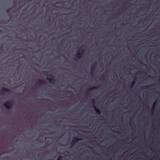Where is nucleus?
Wrapping results in <instances>:
<instances>
[{
    "mask_svg": "<svg viewBox=\"0 0 160 160\" xmlns=\"http://www.w3.org/2000/svg\"><path fill=\"white\" fill-rule=\"evenodd\" d=\"M156 103H154L153 106H152V108H151V111L152 112H153L154 111L155 109V104Z\"/></svg>",
    "mask_w": 160,
    "mask_h": 160,
    "instance_id": "obj_12",
    "label": "nucleus"
},
{
    "mask_svg": "<svg viewBox=\"0 0 160 160\" xmlns=\"http://www.w3.org/2000/svg\"><path fill=\"white\" fill-rule=\"evenodd\" d=\"M136 80V78H135L134 79V80L130 84V88H132L133 87V86H134V85L135 84Z\"/></svg>",
    "mask_w": 160,
    "mask_h": 160,
    "instance_id": "obj_8",
    "label": "nucleus"
},
{
    "mask_svg": "<svg viewBox=\"0 0 160 160\" xmlns=\"http://www.w3.org/2000/svg\"><path fill=\"white\" fill-rule=\"evenodd\" d=\"M139 72L140 73H141V72H137L136 74H138Z\"/></svg>",
    "mask_w": 160,
    "mask_h": 160,
    "instance_id": "obj_16",
    "label": "nucleus"
},
{
    "mask_svg": "<svg viewBox=\"0 0 160 160\" xmlns=\"http://www.w3.org/2000/svg\"><path fill=\"white\" fill-rule=\"evenodd\" d=\"M1 90L2 92L1 93L0 95L4 94V93L5 92H11V90L10 89L8 88H5L4 87L2 88Z\"/></svg>",
    "mask_w": 160,
    "mask_h": 160,
    "instance_id": "obj_5",
    "label": "nucleus"
},
{
    "mask_svg": "<svg viewBox=\"0 0 160 160\" xmlns=\"http://www.w3.org/2000/svg\"><path fill=\"white\" fill-rule=\"evenodd\" d=\"M37 81L38 83H36V84H38V86L42 84H45L46 83V81L43 79H38Z\"/></svg>",
    "mask_w": 160,
    "mask_h": 160,
    "instance_id": "obj_6",
    "label": "nucleus"
},
{
    "mask_svg": "<svg viewBox=\"0 0 160 160\" xmlns=\"http://www.w3.org/2000/svg\"><path fill=\"white\" fill-rule=\"evenodd\" d=\"M91 102H92V106H93V108H94V107H96L95 105V103H96V101H95V99H92V100Z\"/></svg>",
    "mask_w": 160,
    "mask_h": 160,
    "instance_id": "obj_11",
    "label": "nucleus"
},
{
    "mask_svg": "<svg viewBox=\"0 0 160 160\" xmlns=\"http://www.w3.org/2000/svg\"><path fill=\"white\" fill-rule=\"evenodd\" d=\"M79 50L81 52H77L75 55V60H77L80 59L84 53V51L83 49L80 48Z\"/></svg>",
    "mask_w": 160,
    "mask_h": 160,
    "instance_id": "obj_2",
    "label": "nucleus"
},
{
    "mask_svg": "<svg viewBox=\"0 0 160 160\" xmlns=\"http://www.w3.org/2000/svg\"><path fill=\"white\" fill-rule=\"evenodd\" d=\"M82 140L81 138H78L77 137H76L73 138L71 142V145L70 147V148H72V146L74 145L78 141H80Z\"/></svg>",
    "mask_w": 160,
    "mask_h": 160,
    "instance_id": "obj_4",
    "label": "nucleus"
},
{
    "mask_svg": "<svg viewBox=\"0 0 160 160\" xmlns=\"http://www.w3.org/2000/svg\"><path fill=\"white\" fill-rule=\"evenodd\" d=\"M7 12L8 13V11L7 10Z\"/></svg>",
    "mask_w": 160,
    "mask_h": 160,
    "instance_id": "obj_18",
    "label": "nucleus"
},
{
    "mask_svg": "<svg viewBox=\"0 0 160 160\" xmlns=\"http://www.w3.org/2000/svg\"><path fill=\"white\" fill-rule=\"evenodd\" d=\"M3 106H4L7 109H10L11 107L12 106L13 104L11 102V100H9L5 102L3 104Z\"/></svg>",
    "mask_w": 160,
    "mask_h": 160,
    "instance_id": "obj_3",
    "label": "nucleus"
},
{
    "mask_svg": "<svg viewBox=\"0 0 160 160\" xmlns=\"http://www.w3.org/2000/svg\"><path fill=\"white\" fill-rule=\"evenodd\" d=\"M102 78H104V76H102Z\"/></svg>",
    "mask_w": 160,
    "mask_h": 160,
    "instance_id": "obj_17",
    "label": "nucleus"
},
{
    "mask_svg": "<svg viewBox=\"0 0 160 160\" xmlns=\"http://www.w3.org/2000/svg\"><path fill=\"white\" fill-rule=\"evenodd\" d=\"M62 158V157L61 156H59L58 157L56 160H61Z\"/></svg>",
    "mask_w": 160,
    "mask_h": 160,
    "instance_id": "obj_13",
    "label": "nucleus"
},
{
    "mask_svg": "<svg viewBox=\"0 0 160 160\" xmlns=\"http://www.w3.org/2000/svg\"><path fill=\"white\" fill-rule=\"evenodd\" d=\"M95 64L93 65L92 66V67L91 68V72H90V75L91 76H93V73L95 68Z\"/></svg>",
    "mask_w": 160,
    "mask_h": 160,
    "instance_id": "obj_7",
    "label": "nucleus"
},
{
    "mask_svg": "<svg viewBox=\"0 0 160 160\" xmlns=\"http://www.w3.org/2000/svg\"><path fill=\"white\" fill-rule=\"evenodd\" d=\"M99 88V87L98 86L97 87H94L93 88H88L87 90V92H89L90 91H92L93 89H97L98 88Z\"/></svg>",
    "mask_w": 160,
    "mask_h": 160,
    "instance_id": "obj_10",
    "label": "nucleus"
},
{
    "mask_svg": "<svg viewBox=\"0 0 160 160\" xmlns=\"http://www.w3.org/2000/svg\"><path fill=\"white\" fill-rule=\"evenodd\" d=\"M2 49V46H0V50H1Z\"/></svg>",
    "mask_w": 160,
    "mask_h": 160,
    "instance_id": "obj_15",
    "label": "nucleus"
},
{
    "mask_svg": "<svg viewBox=\"0 0 160 160\" xmlns=\"http://www.w3.org/2000/svg\"><path fill=\"white\" fill-rule=\"evenodd\" d=\"M88 127H90V124H89V125Z\"/></svg>",
    "mask_w": 160,
    "mask_h": 160,
    "instance_id": "obj_19",
    "label": "nucleus"
},
{
    "mask_svg": "<svg viewBox=\"0 0 160 160\" xmlns=\"http://www.w3.org/2000/svg\"><path fill=\"white\" fill-rule=\"evenodd\" d=\"M42 74L45 76H47L46 79L49 82L52 84H54L55 82L54 77L52 74H48V72L47 71H44L42 72Z\"/></svg>",
    "mask_w": 160,
    "mask_h": 160,
    "instance_id": "obj_1",
    "label": "nucleus"
},
{
    "mask_svg": "<svg viewBox=\"0 0 160 160\" xmlns=\"http://www.w3.org/2000/svg\"><path fill=\"white\" fill-rule=\"evenodd\" d=\"M83 47V46H81V48H82V47Z\"/></svg>",
    "mask_w": 160,
    "mask_h": 160,
    "instance_id": "obj_20",
    "label": "nucleus"
},
{
    "mask_svg": "<svg viewBox=\"0 0 160 160\" xmlns=\"http://www.w3.org/2000/svg\"><path fill=\"white\" fill-rule=\"evenodd\" d=\"M94 108L95 111L98 114H100L101 113L100 110L98 108L96 107H95Z\"/></svg>",
    "mask_w": 160,
    "mask_h": 160,
    "instance_id": "obj_9",
    "label": "nucleus"
},
{
    "mask_svg": "<svg viewBox=\"0 0 160 160\" xmlns=\"http://www.w3.org/2000/svg\"><path fill=\"white\" fill-rule=\"evenodd\" d=\"M69 34V33H68V32H67V33H65L64 34H63V35H66V34Z\"/></svg>",
    "mask_w": 160,
    "mask_h": 160,
    "instance_id": "obj_14",
    "label": "nucleus"
}]
</instances>
